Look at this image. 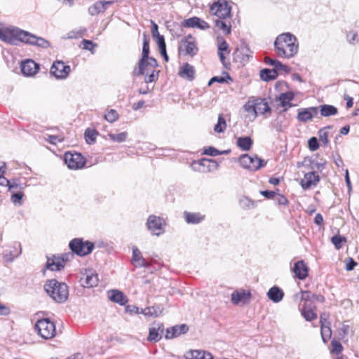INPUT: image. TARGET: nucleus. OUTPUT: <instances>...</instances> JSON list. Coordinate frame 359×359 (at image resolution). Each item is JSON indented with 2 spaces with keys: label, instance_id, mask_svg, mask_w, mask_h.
Masks as SVG:
<instances>
[{
  "label": "nucleus",
  "instance_id": "obj_1",
  "mask_svg": "<svg viewBox=\"0 0 359 359\" xmlns=\"http://www.w3.org/2000/svg\"><path fill=\"white\" fill-rule=\"evenodd\" d=\"M275 50L278 56L292 58L296 55L299 50L297 37L290 32L279 34L274 41Z\"/></svg>",
  "mask_w": 359,
  "mask_h": 359
},
{
  "label": "nucleus",
  "instance_id": "obj_2",
  "mask_svg": "<svg viewBox=\"0 0 359 359\" xmlns=\"http://www.w3.org/2000/svg\"><path fill=\"white\" fill-rule=\"evenodd\" d=\"M149 38L144 33L143 34L142 53L141 58L139 60L137 66L133 71L134 76H140L144 75L147 72L149 73L151 68L158 67L157 60L153 57H149Z\"/></svg>",
  "mask_w": 359,
  "mask_h": 359
},
{
  "label": "nucleus",
  "instance_id": "obj_3",
  "mask_svg": "<svg viewBox=\"0 0 359 359\" xmlns=\"http://www.w3.org/2000/svg\"><path fill=\"white\" fill-rule=\"evenodd\" d=\"M44 290L57 303H64L68 299L67 285L65 283L58 282L56 279L48 280L44 285Z\"/></svg>",
  "mask_w": 359,
  "mask_h": 359
},
{
  "label": "nucleus",
  "instance_id": "obj_4",
  "mask_svg": "<svg viewBox=\"0 0 359 359\" xmlns=\"http://www.w3.org/2000/svg\"><path fill=\"white\" fill-rule=\"evenodd\" d=\"M27 36V32L17 27L0 28V40L11 45H18L24 42V38Z\"/></svg>",
  "mask_w": 359,
  "mask_h": 359
},
{
  "label": "nucleus",
  "instance_id": "obj_5",
  "mask_svg": "<svg viewBox=\"0 0 359 359\" xmlns=\"http://www.w3.org/2000/svg\"><path fill=\"white\" fill-rule=\"evenodd\" d=\"M34 330L44 339H52L56 335L55 325L48 318L38 320L35 323Z\"/></svg>",
  "mask_w": 359,
  "mask_h": 359
},
{
  "label": "nucleus",
  "instance_id": "obj_6",
  "mask_svg": "<svg viewBox=\"0 0 359 359\" xmlns=\"http://www.w3.org/2000/svg\"><path fill=\"white\" fill-rule=\"evenodd\" d=\"M71 251L79 257H84L90 254L94 248V243L89 241H83L81 238H75L69 243Z\"/></svg>",
  "mask_w": 359,
  "mask_h": 359
},
{
  "label": "nucleus",
  "instance_id": "obj_7",
  "mask_svg": "<svg viewBox=\"0 0 359 359\" xmlns=\"http://www.w3.org/2000/svg\"><path fill=\"white\" fill-rule=\"evenodd\" d=\"M238 161L241 166L251 171L258 170L266 165V162L257 155L250 156L247 154H242Z\"/></svg>",
  "mask_w": 359,
  "mask_h": 359
},
{
  "label": "nucleus",
  "instance_id": "obj_8",
  "mask_svg": "<svg viewBox=\"0 0 359 359\" xmlns=\"http://www.w3.org/2000/svg\"><path fill=\"white\" fill-rule=\"evenodd\" d=\"M146 226L152 235L159 236L165 232L166 222L161 217L151 215L147 218Z\"/></svg>",
  "mask_w": 359,
  "mask_h": 359
},
{
  "label": "nucleus",
  "instance_id": "obj_9",
  "mask_svg": "<svg viewBox=\"0 0 359 359\" xmlns=\"http://www.w3.org/2000/svg\"><path fill=\"white\" fill-rule=\"evenodd\" d=\"M64 161L69 168L80 169L86 164L85 158L80 153L67 151L64 155Z\"/></svg>",
  "mask_w": 359,
  "mask_h": 359
},
{
  "label": "nucleus",
  "instance_id": "obj_10",
  "mask_svg": "<svg viewBox=\"0 0 359 359\" xmlns=\"http://www.w3.org/2000/svg\"><path fill=\"white\" fill-rule=\"evenodd\" d=\"M71 72L69 65H65L63 61L56 60L50 67V73L57 79H65Z\"/></svg>",
  "mask_w": 359,
  "mask_h": 359
},
{
  "label": "nucleus",
  "instance_id": "obj_11",
  "mask_svg": "<svg viewBox=\"0 0 359 359\" xmlns=\"http://www.w3.org/2000/svg\"><path fill=\"white\" fill-rule=\"evenodd\" d=\"M198 50V49L195 43L194 39L191 34L182 39L179 46L180 53L184 55L193 57L196 55Z\"/></svg>",
  "mask_w": 359,
  "mask_h": 359
},
{
  "label": "nucleus",
  "instance_id": "obj_12",
  "mask_svg": "<svg viewBox=\"0 0 359 359\" xmlns=\"http://www.w3.org/2000/svg\"><path fill=\"white\" fill-rule=\"evenodd\" d=\"M233 57L235 62L244 65L252 57V52L245 42H242L233 52Z\"/></svg>",
  "mask_w": 359,
  "mask_h": 359
},
{
  "label": "nucleus",
  "instance_id": "obj_13",
  "mask_svg": "<svg viewBox=\"0 0 359 359\" xmlns=\"http://www.w3.org/2000/svg\"><path fill=\"white\" fill-rule=\"evenodd\" d=\"M231 6L226 1H218L210 6V11L217 17V19H226L231 17Z\"/></svg>",
  "mask_w": 359,
  "mask_h": 359
},
{
  "label": "nucleus",
  "instance_id": "obj_14",
  "mask_svg": "<svg viewBox=\"0 0 359 359\" xmlns=\"http://www.w3.org/2000/svg\"><path fill=\"white\" fill-rule=\"evenodd\" d=\"M40 66L32 60L22 62L20 69L22 74L26 76H32L39 70Z\"/></svg>",
  "mask_w": 359,
  "mask_h": 359
},
{
  "label": "nucleus",
  "instance_id": "obj_15",
  "mask_svg": "<svg viewBox=\"0 0 359 359\" xmlns=\"http://www.w3.org/2000/svg\"><path fill=\"white\" fill-rule=\"evenodd\" d=\"M189 331V326L186 324L176 325L166 329L165 338L172 339L186 334Z\"/></svg>",
  "mask_w": 359,
  "mask_h": 359
},
{
  "label": "nucleus",
  "instance_id": "obj_16",
  "mask_svg": "<svg viewBox=\"0 0 359 359\" xmlns=\"http://www.w3.org/2000/svg\"><path fill=\"white\" fill-rule=\"evenodd\" d=\"M318 114V107H311L308 108H301L298 109L297 119L300 122H306L311 121L313 116Z\"/></svg>",
  "mask_w": 359,
  "mask_h": 359
},
{
  "label": "nucleus",
  "instance_id": "obj_17",
  "mask_svg": "<svg viewBox=\"0 0 359 359\" xmlns=\"http://www.w3.org/2000/svg\"><path fill=\"white\" fill-rule=\"evenodd\" d=\"M319 181V175L315 171H312L304 175L300 184L304 189H309L312 187L316 186Z\"/></svg>",
  "mask_w": 359,
  "mask_h": 359
},
{
  "label": "nucleus",
  "instance_id": "obj_18",
  "mask_svg": "<svg viewBox=\"0 0 359 359\" xmlns=\"http://www.w3.org/2000/svg\"><path fill=\"white\" fill-rule=\"evenodd\" d=\"M292 272L299 280H304L309 274V268L303 260L294 263Z\"/></svg>",
  "mask_w": 359,
  "mask_h": 359
},
{
  "label": "nucleus",
  "instance_id": "obj_19",
  "mask_svg": "<svg viewBox=\"0 0 359 359\" xmlns=\"http://www.w3.org/2000/svg\"><path fill=\"white\" fill-rule=\"evenodd\" d=\"M294 94L292 91L282 93L279 95L278 100L280 102V106L284 109L283 111H286L289 108L294 106L291 101L294 99Z\"/></svg>",
  "mask_w": 359,
  "mask_h": 359
},
{
  "label": "nucleus",
  "instance_id": "obj_20",
  "mask_svg": "<svg viewBox=\"0 0 359 359\" xmlns=\"http://www.w3.org/2000/svg\"><path fill=\"white\" fill-rule=\"evenodd\" d=\"M27 36L24 38V43L36 46L41 48H47L49 46V42L41 37H38L34 34L27 32Z\"/></svg>",
  "mask_w": 359,
  "mask_h": 359
},
{
  "label": "nucleus",
  "instance_id": "obj_21",
  "mask_svg": "<svg viewBox=\"0 0 359 359\" xmlns=\"http://www.w3.org/2000/svg\"><path fill=\"white\" fill-rule=\"evenodd\" d=\"M178 75L183 79L192 81L195 79L196 70L194 66L184 63L180 69Z\"/></svg>",
  "mask_w": 359,
  "mask_h": 359
},
{
  "label": "nucleus",
  "instance_id": "obj_22",
  "mask_svg": "<svg viewBox=\"0 0 359 359\" xmlns=\"http://www.w3.org/2000/svg\"><path fill=\"white\" fill-rule=\"evenodd\" d=\"M113 1H98L88 8V13L90 15H95L100 13L104 12L108 6L111 5Z\"/></svg>",
  "mask_w": 359,
  "mask_h": 359
},
{
  "label": "nucleus",
  "instance_id": "obj_23",
  "mask_svg": "<svg viewBox=\"0 0 359 359\" xmlns=\"http://www.w3.org/2000/svg\"><path fill=\"white\" fill-rule=\"evenodd\" d=\"M164 326L162 323H157L155 327L149 328L148 341L157 342L161 339V334L163 332Z\"/></svg>",
  "mask_w": 359,
  "mask_h": 359
},
{
  "label": "nucleus",
  "instance_id": "obj_24",
  "mask_svg": "<svg viewBox=\"0 0 359 359\" xmlns=\"http://www.w3.org/2000/svg\"><path fill=\"white\" fill-rule=\"evenodd\" d=\"M109 299L115 303L121 306L125 305L128 302L127 297L120 290H111L108 292Z\"/></svg>",
  "mask_w": 359,
  "mask_h": 359
},
{
  "label": "nucleus",
  "instance_id": "obj_25",
  "mask_svg": "<svg viewBox=\"0 0 359 359\" xmlns=\"http://www.w3.org/2000/svg\"><path fill=\"white\" fill-rule=\"evenodd\" d=\"M215 26L217 30L221 31L225 35H228L231 31V24L230 18L226 19H216L215 20Z\"/></svg>",
  "mask_w": 359,
  "mask_h": 359
},
{
  "label": "nucleus",
  "instance_id": "obj_26",
  "mask_svg": "<svg viewBox=\"0 0 359 359\" xmlns=\"http://www.w3.org/2000/svg\"><path fill=\"white\" fill-rule=\"evenodd\" d=\"M184 219L187 224H197L201 223L205 219V215L200 212H191L184 211L183 212Z\"/></svg>",
  "mask_w": 359,
  "mask_h": 359
},
{
  "label": "nucleus",
  "instance_id": "obj_27",
  "mask_svg": "<svg viewBox=\"0 0 359 359\" xmlns=\"http://www.w3.org/2000/svg\"><path fill=\"white\" fill-rule=\"evenodd\" d=\"M256 116L258 114H264L267 112H271V109L269 107L265 98L257 97L255 98Z\"/></svg>",
  "mask_w": 359,
  "mask_h": 359
},
{
  "label": "nucleus",
  "instance_id": "obj_28",
  "mask_svg": "<svg viewBox=\"0 0 359 359\" xmlns=\"http://www.w3.org/2000/svg\"><path fill=\"white\" fill-rule=\"evenodd\" d=\"M186 359H212V355L205 351L191 350L184 355Z\"/></svg>",
  "mask_w": 359,
  "mask_h": 359
},
{
  "label": "nucleus",
  "instance_id": "obj_29",
  "mask_svg": "<svg viewBox=\"0 0 359 359\" xmlns=\"http://www.w3.org/2000/svg\"><path fill=\"white\" fill-rule=\"evenodd\" d=\"M82 285L84 287H93L97 286L98 283L97 274L93 272L86 273L81 279Z\"/></svg>",
  "mask_w": 359,
  "mask_h": 359
},
{
  "label": "nucleus",
  "instance_id": "obj_30",
  "mask_svg": "<svg viewBox=\"0 0 359 359\" xmlns=\"http://www.w3.org/2000/svg\"><path fill=\"white\" fill-rule=\"evenodd\" d=\"M267 297L273 302L278 303L283 299L284 292L280 287L273 286L269 290Z\"/></svg>",
  "mask_w": 359,
  "mask_h": 359
},
{
  "label": "nucleus",
  "instance_id": "obj_31",
  "mask_svg": "<svg viewBox=\"0 0 359 359\" xmlns=\"http://www.w3.org/2000/svg\"><path fill=\"white\" fill-rule=\"evenodd\" d=\"M46 268L50 271H60L64 268L62 261L60 262L59 255H53V257H48Z\"/></svg>",
  "mask_w": 359,
  "mask_h": 359
},
{
  "label": "nucleus",
  "instance_id": "obj_32",
  "mask_svg": "<svg viewBox=\"0 0 359 359\" xmlns=\"http://www.w3.org/2000/svg\"><path fill=\"white\" fill-rule=\"evenodd\" d=\"M236 144L241 150L248 151L250 150L253 141L250 136L240 137L237 139Z\"/></svg>",
  "mask_w": 359,
  "mask_h": 359
},
{
  "label": "nucleus",
  "instance_id": "obj_33",
  "mask_svg": "<svg viewBox=\"0 0 359 359\" xmlns=\"http://www.w3.org/2000/svg\"><path fill=\"white\" fill-rule=\"evenodd\" d=\"M250 297L251 294L249 292H246L245 290L241 292L234 291L231 294V302L234 305H238L242 301L249 299Z\"/></svg>",
  "mask_w": 359,
  "mask_h": 359
},
{
  "label": "nucleus",
  "instance_id": "obj_34",
  "mask_svg": "<svg viewBox=\"0 0 359 359\" xmlns=\"http://www.w3.org/2000/svg\"><path fill=\"white\" fill-rule=\"evenodd\" d=\"M319 110L320 115L324 117L336 115L338 112L337 108L330 104L320 105L318 107V111Z\"/></svg>",
  "mask_w": 359,
  "mask_h": 359
},
{
  "label": "nucleus",
  "instance_id": "obj_35",
  "mask_svg": "<svg viewBox=\"0 0 359 359\" xmlns=\"http://www.w3.org/2000/svg\"><path fill=\"white\" fill-rule=\"evenodd\" d=\"M285 112L283 111H280L274 123V127L278 132L282 131L288 126V123L285 121Z\"/></svg>",
  "mask_w": 359,
  "mask_h": 359
},
{
  "label": "nucleus",
  "instance_id": "obj_36",
  "mask_svg": "<svg viewBox=\"0 0 359 359\" xmlns=\"http://www.w3.org/2000/svg\"><path fill=\"white\" fill-rule=\"evenodd\" d=\"M278 73L271 69H263L260 71V78L264 81L274 80L278 77Z\"/></svg>",
  "mask_w": 359,
  "mask_h": 359
},
{
  "label": "nucleus",
  "instance_id": "obj_37",
  "mask_svg": "<svg viewBox=\"0 0 359 359\" xmlns=\"http://www.w3.org/2000/svg\"><path fill=\"white\" fill-rule=\"evenodd\" d=\"M97 135H98V133L96 130L91 129L89 128H87L84 133V136H85L86 142L89 144H94L96 141V137H97Z\"/></svg>",
  "mask_w": 359,
  "mask_h": 359
},
{
  "label": "nucleus",
  "instance_id": "obj_38",
  "mask_svg": "<svg viewBox=\"0 0 359 359\" xmlns=\"http://www.w3.org/2000/svg\"><path fill=\"white\" fill-rule=\"evenodd\" d=\"M18 248H19V250L16 253L13 251H8V250L4 251L3 255H4V258L6 260V262H12L15 259V258L19 257L21 255L22 248H21V245L20 243H18Z\"/></svg>",
  "mask_w": 359,
  "mask_h": 359
},
{
  "label": "nucleus",
  "instance_id": "obj_39",
  "mask_svg": "<svg viewBox=\"0 0 359 359\" xmlns=\"http://www.w3.org/2000/svg\"><path fill=\"white\" fill-rule=\"evenodd\" d=\"M217 52L224 53L226 52L227 54L230 53L229 46L226 40L222 36H217Z\"/></svg>",
  "mask_w": 359,
  "mask_h": 359
},
{
  "label": "nucleus",
  "instance_id": "obj_40",
  "mask_svg": "<svg viewBox=\"0 0 359 359\" xmlns=\"http://www.w3.org/2000/svg\"><path fill=\"white\" fill-rule=\"evenodd\" d=\"M144 258L142 257L140 250L135 246L133 248V255L131 262L136 267V264L143 262Z\"/></svg>",
  "mask_w": 359,
  "mask_h": 359
},
{
  "label": "nucleus",
  "instance_id": "obj_41",
  "mask_svg": "<svg viewBox=\"0 0 359 359\" xmlns=\"http://www.w3.org/2000/svg\"><path fill=\"white\" fill-rule=\"evenodd\" d=\"M226 128V120L223 116V114H219L218 116V121L217 124L214 127V130L216 133H223Z\"/></svg>",
  "mask_w": 359,
  "mask_h": 359
},
{
  "label": "nucleus",
  "instance_id": "obj_42",
  "mask_svg": "<svg viewBox=\"0 0 359 359\" xmlns=\"http://www.w3.org/2000/svg\"><path fill=\"white\" fill-rule=\"evenodd\" d=\"M315 309L306 310L300 309L301 314L306 321H312L317 318V314L314 311Z\"/></svg>",
  "mask_w": 359,
  "mask_h": 359
},
{
  "label": "nucleus",
  "instance_id": "obj_43",
  "mask_svg": "<svg viewBox=\"0 0 359 359\" xmlns=\"http://www.w3.org/2000/svg\"><path fill=\"white\" fill-rule=\"evenodd\" d=\"M240 205L244 209H252L256 207V203L246 196L241 198Z\"/></svg>",
  "mask_w": 359,
  "mask_h": 359
},
{
  "label": "nucleus",
  "instance_id": "obj_44",
  "mask_svg": "<svg viewBox=\"0 0 359 359\" xmlns=\"http://www.w3.org/2000/svg\"><path fill=\"white\" fill-rule=\"evenodd\" d=\"M320 328L322 339L324 343H327L332 335V331L330 325H322L320 326Z\"/></svg>",
  "mask_w": 359,
  "mask_h": 359
},
{
  "label": "nucleus",
  "instance_id": "obj_45",
  "mask_svg": "<svg viewBox=\"0 0 359 359\" xmlns=\"http://www.w3.org/2000/svg\"><path fill=\"white\" fill-rule=\"evenodd\" d=\"M108 135L110 140H111L112 141L121 143L126 140L128 137V133L122 132L118 134L109 133Z\"/></svg>",
  "mask_w": 359,
  "mask_h": 359
},
{
  "label": "nucleus",
  "instance_id": "obj_46",
  "mask_svg": "<svg viewBox=\"0 0 359 359\" xmlns=\"http://www.w3.org/2000/svg\"><path fill=\"white\" fill-rule=\"evenodd\" d=\"M104 119L109 123H114L119 118L118 112L115 109H110L104 116Z\"/></svg>",
  "mask_w": 359,
  "mask_h": 359
},
{
  "label": "nucleus",
  "instance_id": "obj_47",
  "mask_svg": "<svg viewBox=\"0 0 359 359\" xmlns=\"http://www.w3.org/2000/svg\"><path fill=\"white\" fill-rule=\"evenodd\" d=\"M244 109L246 112L249 114H252L254 115V116H256V109H255V98L252 100H249L245 104H244Z\"/></svg>",
  "mask_w": 359,
  "mask_h": 359
},
{
  "label": "nucleus",
  "instance_id": "obj_48",
  "mask_svg": "<svg viewBox=\"0 0 359 359\" xmlns=\"http://www.w3.org/2000/svg\"><path fill=\"white\" fill-rule=\"evenodd\" d=\"M199 18L198 17H193L188 18L187 20H184L182 24L185 27H196L198 25V23L199 22Z\"/></svg>",
  "mask_w": 359,
  "mask_h": 359
},
{
  "label": "nucleus",
  "instance_id": "obj_49",
  "mask_svg": "<svg viewBox=\"0 0 359 359\" xmlns=\"http://www.w3.org/2000/svg\"><path fill=\"white\" fill-rule=\"evenodd\" d=\"M331 241L335 248L339 250L341 248L342 243L346 241V238L340 235H335L332 237Z\"/></svg>",
  "mask_w": 359,
  "mask_h": 359
},
{
  "label": "nucleus",
  "instance_id": "obj_50",
  "mask_svg": "<svg viewBox=\"0 0 359 359\" xmlns=\"http://www.w3.org/2000/svg\"><path fill=\"white\" fill-rule=\"evenodd\" d=\"M203 154L210 156H217L221 155L220 151L214 147H204Z\"/></svg>",
  "mask_w": 359,
  "mask_h": 359
},
{
  "label": "nucleus",
  "instance_id": "obj_51",
  "mask_svg": "<svg viewBox=\"0 0 359 359\" xmlns=\"http://www.w3.org/2000/svg\"><path fill=\"white\" fill-rule=\"evenodd\" d=\"M24 194L22 191L13 192L11 195V201L15 205H22V199Z\"/></svg>",
  "mask_w": 359,
  "mask_h": 359
},
{
  "label": "nucleus",
  "instance_id": "obj_52",
  "mask_svg": "<svg viewBox=\"0 0 359 359\" xmlns=\"http://www.w3.org/2000/svg\"><path fill=\"white\" fill-rule=\"evenodd\" d=\"M331 346H332V352L337 355L339 354L343 350L342 344L339 341H338L335 339H334L331 341Z\"/></svg>",
  "mask_w": 359,
  "mask_h": 359
},
{
  "label": "nucleus",
  "instance_id": "obj_53",
  "mask_svg": "<svg viewBox=\"0 0 359 359\" xmlns=\"http://www.w3.org/2000/svg\"><path fill=\"white\" fill-rule=\"evenodd\" d=\"M226 79H228L229 80H231V76L228 74H226V78L224 77V76H213V77H212L210 79V81H208V86H211L215 82H217V83H224L226 82Z\"/></svg>",
  "mask_w": 359,
  "mask_h": 359
},
{
  "label": "nucleus",
  "instance_id": "obj_54",
  "mask_svg": "<svg viewBox=\"0 0 359 359\" xmlns=\"http://www.w3.org/2000/svg\"><path fill=\"white\" fill-rule=\"evenodd\" d=\"M309 148L311 151H314L319 148L318 140L316 137H311L308 141Z\"/></svg>",
  "mask_w": 359,
  "mask_h": 359
},
{
  "label": "nucleus",
  "instance_id": "obj_55",
  "mask_svg": "<svg viewBox=\"0 0 359 359\" xmlns=\"http://www.w3.org/2000/svg\"><path fill=\"white\" fill-rule=\"evenodd\" d=\"M300 299L304 302H309V301L313 300V294L310 291H302L300 292Z\"/></svg>",
  "mask_w": 359,
  "mask_h": 359
},
{
  "label": "nucleus",
  "instance_id": "obj_56",
  "mask_svg": "<svg viewBox=\"0 0 359 359\" xmlns=\"http://www.w3.org/2000/svg\"><path fill=\"white\" fill-rule=\"evenodd\" d=\"M74 253H73L71 251V252H69L67 253L62 254L61 255H59L60 260V262L62 261V265L64 266L67 262L70 261L71 259H72L74 258Z\"/></svg>",
  "mask_w": 359,
  "mask_h": 359
},
{
  "label": "nucleus",
  "instance_id": "obj_57",
  "mask_svg": "<svg viewBox=\"0 0 359 359\" xmlns=\"http://www.w3.org/2000/svg\"><path fill=\"white\" fill-rule=\"evenodd\" d=\"M141 313L146 316H150V317H156L157 313L156 311L154 309V307H147L145 309H141Z\"/></svg>",
  "mask_w": 359,
  "mask_h": 359
},
{
  "label": "nucleus",
  "instance_id": "obj_58",
  "mask_svg": "<svg viewBox=\"0 0 359 359\" xmlns=\"http://www.w3.org/2000/svg\"><path fill=\"white\" fill-rule=\"evenodd\" d=\"M152 69H154V68H152ZM158 74V72H156L155 69H152L151 71V73L149 75L145 76V78H144L145 83H151V82L155 81L156 79H157Z\"/></svg>",
  "mask_w": 359,
  "mask_h": 359
},
{
  "label": "nucleus",
  "instance_id": "obj_59",
  "mask_svg": "<svg viewBox=\"0 0 359 359\" xmlns=\"http://www.w3.org/2000/svg\"><path fill=\"white\" fill-rule=\"evenodd\" d=\"M346 39L349 43L354 44L358 41V34L355 31H350L346 34Z\"/></svg>",
  "mask_w": 359,
  "mask_h": 359
},
{
  "label": "nucleus",
  "instance_id": "obj_60",
  "mask_svg": "<svg viewBox=\"0 0 359 359\" xmlns=\"http://www.w3.org/2000/svg\"><path fill=\"white\" fill-rule=\"evenodd\" d=\"M357 265V262L351 257H349L346 260V270L352 271Z\"/></svg>",
  "mask_w": 359,
  "mask_h": 359
},
{
  "label": "nucleus",
  "instance_id": "obj_61",
  "mask_svg": "<svg viewBox=\"0 0 359 359\" xmlns=\"http://www.w3.org/2000/svg\"><path fill=\"white\" fill-rule=\"evenodd\" d=\"M46 140L51 144H56L57 142H62L63 138H61L60 136L57 135H50L48 136Z\"/></svg>",
  "mask_w": 359,
  "mask_h": 359
},
{
  "label": "nucleus",
  "instance_id": "obj_62",
  "mask_svg": "<svg viewBox=\"0 0 359 359\" xmlns=\"http://www.w3.org/2000/svg\"><path fill=\"white\" fill-rule=\"evenodd\" d=\"M126 311L130 313H141V309L135 305H128L126 306Z\"/></svg>",
  "mask_w": 359,
  "mask_h": 359
},
{
  "label": "nucleus",
  "instance_id": "obj_63",
  "mask_svg": "<svg viewBox=\"0 0 359 359\" xmlns=\"http://www.w3.org/2000/svg\"><path fill=\"white\" fill-rule=\"evenodd\" d=\"M154 39L156 41V43L158 44L159 50L166 47L165 39L163 35L156 36V37L154 38Z\"/></svg>",
  "mask_w": 359,
  "mask_h": 359
},
{
  "label": "nucleus",
  "instance_id": "obj_64",
  "mask_svg": "<svg viewBox=\"0 0 359 359\" xmlns=\"http://www.w3.org/2000/svg\"><path fill=\"white\" fill-rule=\"evenodd\" d=\"M83 45V49L93 51V48L96 46L92 41L83 39L82 41Z\"/></svg>",
  "mask_w": 359,
  "mask_h": 359
}]
</instances>
